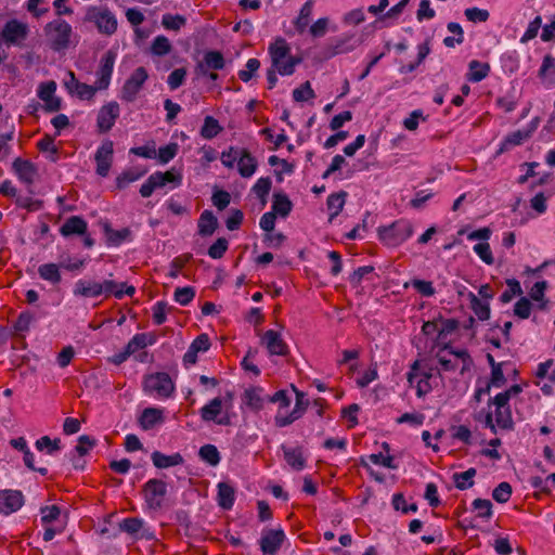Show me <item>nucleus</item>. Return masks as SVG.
Instances as JSON below:
<instances>
[{"mask_svg": "<svg viewBox=\"0 0 555 555\" xmlns=\"http://www.w3.org/2000/svg\"><path fill=\"white\" fill-rule=\"evenodd\" d=\"M438 366L434 367L441 379L448 374L465 377L469 374L473 360L466 350H453L452 348H439L435 353Z\"/></svg>", "mask_w": 555, "mask_h": 555, "instance_id": "1", "label": "nucleus"}, {"mask_svg": "<svg viewBox=\"0 0 555 555\" xmlns=\"http://www.w3.org/2000/svg\"><path fill=\"white\" fill-rule=\"evenodd\" d=\"M271 66L278 69L282 76L294 74L300 59L292 55L291 46L283 37H276L268 47Z\"/></svg>", "mask_w": 555, "mask_h": 555, "instance_id": "2", "label": "nucleus"}, {"mask_svg": "<svg viewBox=\"0 0 555 555\" xmlns=\"http://www.w3.org/2000/svg\"><path fill=\"white\" fill-rule=\"evenodd\" d=\"M220 160L229 169L236 167L240 176L243 178L253 177L258 168L256 157L244 147L230 146L221 153Z\"/></svg>", "mask_w": 555, "mask_h": 555, "instance_id": "3", "label": "nucleus"}, {"mask_svg": "<svg viewBox=\"0 0 555 555\" xmlns=\"http://www.w3.org/2000/svg\"><path fill=\"white\" fill-rule=\"evenodd\" d=\"M414 234L413 223L404 218L377 229L378 240L387 247H398Z\"/></svg>", "mask_w": 555, "mask_h": 555, "instance_id": "4", "label": "nucleus"}, {"mask_svg": "<svg viewBox=\"0 0 555 555\" xmlns=\"http://www.w3.org/2000/svg\"><path fill=\"white\" fill-rule=\"evenodd\" d=\"M85 21L93 24L101 35L112 36L117 31V17L106 5L88 7Z\"/></svg>", "mask_w": 555, "mask_h": 555, "instance_id": "5", "label": "nucleus"}, {"mask_svg": "<svg viewBox=\"0 0 555 555\" xmlns=\"http://www.w3.org/2000/svg\"><path fill=\"white\" fill-rule=\"evenodd\" d=\"M435 376V369L423 363L421 360L414 361L408 372V382L411 387L416 388L417 397H423L431 390L430 379Z\"/></svg>", "mask_w": 555, "mask_h": 555, "instance_id": "6", "label": "nucleus"}, {"mask_svg": "<svg viewBox=\"0 0 555 555\" xmlns=\"http://www.w3.org/2000/svg\"><path fill=\"white\" fill-rule=\"evenodd\" d=\"M44 31L52 50L63 51L69 47L73 29L66 21L54 20L46 25Z\"/></svg>", "mask_w": 555, "mask_h": 555, "instance_id": "7", "label": "nucleus"}, {"mask_svg": "<svg viewBox=\"0 0 555 555\" xmlns=\"http://www.w3.org/2000/svg\"><path fill=\"white\" fill-rule=\"evenodd\" d=\"M167 483L160 479L147 480L142 487V494L146 507L151 511H158L164 506L167 495Z\"/></svg>", "mask_w": 555, "mask_h": 555, "instance_id": "8", "label": "nucleus"}, {"mask_svg": "<svg viewBox=\"0 0 555 555\" xmlns=\"http://www.w3.org/2000/svg\"><path fill=\"white\" fill-rule=\"evenodd\" d=\"M146 393L157 398H168L175 390V385L167 373L158 372L147 375L143 380Z\"/></svg>", "mask_w": 555, "mask_h": 555, "instance_id": "9", "label": "nucleus"}, {"mask_svg": "<svg viewBox=\"0 0 555 555\" xmlns=\"http://www.w3.org/2000/svg\"><path fill=\"white\" fill-rule=\"evenodd\" d=\"M147 78V70L143 66L135 68L130 77L125 81L121 88L120 99L129 103L133 102Z\"/></svg>", "mask_w": 555, "mask_h": 555, "instance_id": "10", "label": "nucleus"}, {"mask_svg": "<svg viewBox=\"0 0 555 555\" xmlns=\"http://www.w3.org/2000/svg\"><path fill=\"white\" fill-rule=\"evenodd\" d=\"M28 26L17 20L7 22L0 33V40L8 47L21 46L27 38Z\"/></svg>", "mask_w": 555, "mask_h": 555, "instance_id": "11", "label": "nucleus"}, {"mask_svg": "<svg viewBox=\"0 0 555 555\" xmlns=\"http://www.w3.org/2000/svg\"><path fill=\"white\" fill-rule=\"evenodd\" d=\"M460 335V323L455 319L440 318L439 334L435 337L436 348H451Z\"/></svg>", "mask_w": 555, "mask_h": 555, "instance_id": "12", "label": "nucleus"}, {"mask_svg": "<svg viewBox=\"0 0 555 555\" xmlns=\"http://www.w3.org/2000/svg\"><path fill=\"white\" fill-rule=\"evenodd\" d=\"M488 364L491 367V374L488 378V393L491 388H502L505 386L509 377V369L512 363L507 361L495 362L494 358L488 353Z\"/></svg>", "mask_w": 555, "mask_h": 555, "instance_id": "13", "label": "nucleus"}, {"mask_svg": "<svg viewBox=\"0 0 555 555\" xmlns=\"http://www.w3.org/2000/svg\"><path fill=\"white\" fill-rule=\"evenodd\" d=\"M115 61L116 53L113 50H107L102 55L99 68L95 73L96 80L94 82L99 90H106L109 87Z\"/></svg>", "mask_w": 555, "mask_h": 555, "instance_id": "14", "label": "nucleus"}, {"mask_svg": "<svg viewBox=\"0 0 555 555\" xmlns=\"http://www.w3.org/2000/svg\"><path fill=\"white\" fill-rule=\"evenodd\" d=\"M476 293L473 291L460 292L462 301L466 304L480 321L486 320V285L476 287Z\"/></svg>", "mask_w": 555, "mask_h": 555, "instance_id": "15", "label": "nucleus"}, {"mask_svg": "<svg viewBox=\"0 0 555 555\" xmlns=\"http://www.w3.org/2000/svg\"><path fill=\"white\" fill-rule=\"evenodd\" d=\"M120 115L119 104L115 101L108 102L103 105L96 117V126L100 132H108L115 125L117 118Z\"/></svg>", "mask_w": 555, "mask_h": 555, "instance_id": "16", "label": "nucleus"}, {"mask_svg": "<svg viewBox=\"0 0 555 555\" xmlns=\"http://www.w3.org/2000/svg\"><path fill=\"white\" fill-rule=\"evenodd\" d=\"M114 143L111 140L104 141L96 150L94 160L96 163V173L100 177H107L113 164Z\"/></svg>", "mask_w": 555, "mask_h": 555, "instance_id": "17", "label": "nucleus"}, {"mask_svg": "<svg viewBox=\"0 0 555 555\" xmlns=\"http://www.w3.org/2000/svg\"><path fill=\"white\" fill-rule=\"evenodd\" d=\"M286 535L283 529H269L263 531L259 546L264 555H275L281 548Z\"/></svg>", "mask_w": 555, "mask_h": 555, "instance_id": "18", "label": "nucleus"}, {"mask_svg": "<svg viewBox=\"0 0 555 555\" xmlns=\"http://www.w3.org/2000/svg\"><path fill=\"white\" fill-rule=\"evenodd\" d=\"M56 82L54 80L41 82L37 89L38 98L43 102L44 109L53 113L61 108V99L55 96Z\"/></svg>", "mask_w": 555, "mask_h": 555, "instance_id": "19", "label": "nucleus"}, {"mask_svg": "<svg viewBox=\"0 0 555 555\" xmlns=\"http://www.w3.org/2000/svg\"><path fill=\"white\" fill-rule=\"evenodd\" d=\"M201 417L204 422H214L217 425H229L230 417L222 414V399L217 397L205 404L199 411Z\"/></svg>", "mask_w": 555, "mask_h": 555, "instance_id": "20", "label": "nucleus"}, {"mask_svg": "<svg viewBox=\"0 0 555 555\" xmlns=\"http://www.w3.org/2000/svg\"><path fill=\"white\" fill-rule=\"evenodd\" d=\"M261 345L266 347L270 356H286L289 352L288 346L281 333L268 330L261 336Z\"/></svg>", "mask_w": 555, "mask_h": 555, "instance_id": "21", "label": "nucleus"}, {"mask_svg": "<svg viewBox=\"0 0 555 555\" xmlns=\"http://www.w3.org/2000/svg\"><path fill=\"white\" fill-rule=\"evenodd\" d=\"M540 119L533 118L526 129L516 130L509 133L501 144V147L496 152V155L507 151L511 146L520 145L525 140L529 139L532 133L537 130Z\"/></svg>", "mask_w": 555, "mask_h": 555, "instance_id": "22", "label": "nucleus"}, {"mask_svg": "<svg viewBox=\"0 0 555 555\" xmlns=\"http://www.w3.org/2000/svg\"><path fill=\"white\" fill-rule=\"evenodd\" d=\"M145 522L143 519L138 517H129L125 518L119 524V529L122 532L128 533L134 540L146 539L150 540L153 538V534L150 532L147 528L144 527Z\"/></svg>", "mask_w": 555, "mask_h": 555, "instance_id": "23", "label": "nucleus"}, {"mask_svg": "<svg viewBox=\"0 0 555 555\" xmlns=\"http://www.w3.org/2000/svg\"><path fill=\"white\" fill-rule=\"evenodd\" d=\"M24 504L23 493L18 490L0 491V513L10 515L18 511Z\"/></svg>", "mask_w": 555, "mask_h": 555, "instance_id": "24", "label": "nucleus"}, {"mask_svg": "<svg viewBox=\"0 0 555 555\" xmlns=\"http://www.w3.org/2000/svg\"><path fill=\"white\" fill-rule=\"evenodd\" d=\"M308 405V401L305 400V396L302 392L296 393V404L293 411L289 414L279 411L275 415V425L279 427H285L296 420H298L304 412L306 411Z\"/></svg>", "mask_w": 555, "mask_h": 555, "instance_id": "25", "label": "nucleus"}, {"mask_svg": "<svg viewBox=\"0 0 555 555\" xmlns=\"http://www.w3.org/2000/svg\"><path fill=\"white\" fill-rule=\"evenodd\" d=\"M488 427L495 434L496 427L511 430L514 427L511 406L494 409V423L491 413L488 412Z\"/></svg>", "mask_w": 555, "mask_h": 555, "instance_id": "26", "label": "nucleus"}, {"mask_svg": "<svg viewBox=\"0 0 555 555\" xmlns=\"http://www.w3.org/2000/svg\"><path fill=\"white\" fill-rule=\"evenodd\" d=\"M158 336L155 332L138 333L128 341L125 348L127 349V353L133 356L139 350L155 345Z\"/></svg>", "mask_w": 555, "mask_h": 555, "instance_id": "27", "label": "nucleus"}, {"mask_svg": "<svg viewBox=\"0 0 555 555\" xmlns=\"http://www.w3.org/2000/svg\"><path fill=\"white\" fill-rule=\"evenodd\" d=\"M102 288V295L106 297L113 295L117 299L124 298V296H132L135 293V287L132 285H127L126 283H117L112 280H105L103 283H100Z\"/></svg>", "mask_w": 555, "mask_h": 555, "instance_id": "28", "label": "nucleus"}, {"mask_svg": "<svg viewBox=\"0 0 555 555\" xmlns=\"http://www.w3.org/2000/svg\"><path fill=\"white\" fill-rule=\"evenodd\" d=\"M13 168L20 180L24 183L31 184L35 181L37 169L31 162L16 158L13 163Z\"/></svg>", "mask_w": 555, "mask_h": 555, "instance_id": "29", "label": "nucleus"}, {"mask_svg": "<svg viewBox=\"0 0 555 555\" xmlns=\"http://www.w3.org/2000/svg\"><path fill=\"white\" fill-rule=\"evenodd\" d=\"M88 224L79 216L69 217L60 228V233L63 236L83 235L87 232Z\"/></svg>", "mask_w": 555, "mask_h": 555, "instance_id": "30", "label": "nucleus"}, {"mask_svg": "<svg viewBox=\"0 0 555 555\" xmlns=\"http://www.w3.org/2000/svg\"><path fill=\"white\" fill-rule=\"evenodd\" d=\"M151 459L154 466L160 469L178 466L183 464L184 462V459L180 453H172L170 455H166L159 451H154L151 455Z\"/></svg>", "mask_w": 555, "mask_h": 555, "instance_id": "31", "label": "nucleus"}, {"mask_svg": "<svg viewBox=\"0 0 555 555\" xmlns=\"http://www.w3.org/2000/svg\"><path fill=\"white\" fill-rule=\"evenodd\" d=\"M522 391V387L518 384L509 386L502 392L496 393L493 398L488 401V408L493 405L494 408L511 406L509 400L512 397L519 395Z\"/></svg>", "mask_w": 555, "mask_h": 555, "instance_id": "32", "label": "nucleus"}, {"mask_svg": "<svg viewBox=\"0 0 555 555\" xmlns=\"http://www.w3.org/2000/svg\"><path fill=\"white\" fill-rule=\"evenodd\" d=\"M164 422V411L157 408H146L140 416V425L144 430L155 427Z\"/></svg>", "mask_w": 555, "mask_h": 555, "instance_id": "33", "label": "nucleus"}, {"mask_svg": "<svg viewBox=\"0 0 555 555\" xmlns=\"http://www.w3.org/2000/svg\"><path fill=\"white\" fill-rule=\"evenodd\" d=\"M74 294L76 296L93 298L102 295V288L98 282L78 280L75 283Z\"/></svg>", "mask_w": 555, "mask_h": 555, "instance_id": "34", "label": "nucleus"}, {"mask_svg": "<svg viewBox=\"0 0 555 555\" xmlns=\"http://www.w3.org/2000/svg\"><path fill=\"white\" fill-rule=\"evenodd\" d=\"M218 227V220L212 211L204 210L198 219L197 228L198 234L202 236H209L214 234Z\"/></svg>", "mask_w": 555, "mask_h": 555, "instance_id": "35", "label": "nucleus"}, {"mask_svg": "<svg viewBox=\"0 0 555 555\" xmlns=\"http://www.w3.org/2000/svg\"><path fill=\"white\" fill-rule=\"evenodd\" d=\"M293 209V203L288 196L282 192L273 194L272 211L283 218L287 217Z\"/></svg>", "mask_w": 555, "mask_h": 555, "instance_id": "36", "label": "nucleus"}, {"mask_svg": "<svg viewBox=\"0 0 555 555\" xmlns=\"http://www.w3.org/2000/svg\"><path fill=\"white\" fill-rule=\"evenodd\" d=\"M235 501V490L228 482L218 485V503L223 509H231Z\"/></svg>", "mask_w": 555, "mask_h": 555, "instance_id": "37", "label": "nucleus"}, {"mask_svg": "<svg viewBox=\"0 0 555 555\" xmlns=\"http://www.w3.org/2000/svg\"><path fill=\"white\" fill-rule=\"evenodd\" d=\"M286 463L295 470H301L306 466V460L300 448L283 447Z\"/></svg>", "mask_w": 555, "mask_h": 555, "instance_id": "38", "label": "nucleus"}, {"mask_svg": "<svg viewBox=\"0 0 555 555\" xmlns=\"http://www.w3.org/2000/svg\"><path fill=\"white\" fill-rule=\"evenodd\" d=\"M313 10V0H308L301 7L297 18L294 21V26L299 34H302L310 23V17Z\"/></svg>", "mask_w": 555, "mask_h": 555, "instance_id": "39", "label": "nucleus"}, {"mask_svg": "<svg viewBox=\"0 0 555 555\" xmlns=\"http://www.w3.org/2000/svg\"><path fill=\"white\" fill-rule=\"evenodd\" d=\"M222 130V126L215 117L206 116L199 133L202 138L206 140H211L216 138L219 133H221Z\"/></svg>", "mask_w": 555, "mask_h": 555, "instance_id": "40", "label": "nucleus"}, {"mask_svg": "<svg viewBox=\"0 0 555 555\" xmlns=\"http://www.w3.org/2000/svg\"><path fill=\"white\" fill-rule=\"evenodd\" d=\"M38 274L42 280L48 281L51 284H59L62 280L60 266L56 263H44L39 266Z\"/></svg>", "mask_w": 555, "mask_h": 555, "instance_id": "41", "label": "nucleus"}, {"mask_svg": "<svg viewBox=\"0 0 555 555\" xmlns=\"http://www.w3.org/2000/svg\"><path fill=\"white\" fill-rule=\"evenodd\" d=\"M145 175V170H141L139 168H130L125 170L116 178V186L119 190L127 188L130 183L138 181L141 177Z\"/></svg>", "mask_w": 555, "mask_h": 555, "instance_id": "42", "label": "nucleus"}, {"mask_svg": "<svg viewBox=\"0 0 555 555\" xmlns=\"http://www.w3.org/2000/svg\"><path fill=\"white\" fill-rule=\"evenodd\" d=\"M37 147L40 152L47 153V158L51 162H56L59 159V149L54 143V138L49 134H46L42 139H40L37 143Z\"/></svg>", "mask_w": 555, "mask_h": 555, "instance_id": "43", "label": "nucleus"}, {"mask_svg": "<svg viewBox=\"0 0 555 555\" xmlns=\"http://www.w3.org/2000/svg\"><path fill=\"white\" fill-rule=\"evenodd\" d=\"M271 188L272 181L269 177L259 178L251 188V192L260 199L262 206L267 204V197Z\"/></svg>", "mask_w": 555, "mask_h": 555, "instance_id": "44", "label": "nucleus"}, {"mask_svg": "<svg viewBox=\"0 0 555 555\" xmlns=\"http://www.w3.org/2000/svg\"><path fill=\"white\" fill-rule=\"evenodd\" d=\"M346 193H334L327 197L326 205L330 211V221L339 215L345 205Z\"/></svg>", "mask_w": 555, "mask_h": 555, "instance_id": "45", "label": "nucleus"}, {"mask_svg": "<svg viewBox=\"0 0 555 555\" xmlns=\"http://www.w3.org/2000/svg\"><path fill=\"white\" fill-rule=\"evenodd\" d=\"M159 188L165 186L168 183H172L173 186H179L182 182V176L173 169L165 172L156 171L153 173Z\"/></svg>", "mask_w": 555, "mask_h": 555, "instance_id": "46", "label": "nucleus"}, {"mask_svg": "<svg viewBox=\"0 0 555 555\" xmlns=\"http://www.w3.org/2000/svg\"><path fill=\"white\" fill-rule=\"evenodd\" d=\"M198 456L210 466H217L221 460L220 453L214 444H205L201 447Z\"/></svg>", "mask_w": 555, "mask_h": 555, "instance_id": "47", "label": "nucleus"}, {"mask_svg": "<svg viewBox=\"0 0 555 555\" xmlns=\"http://www.w3.org/2000/svg\"><path fill=\"white\" fill-rule=\"evenodd\" d=\"M469 241L481 240V242L474 245V251L480 257L482 261L486 262V228L474 231L467 235Z\"/></svg>", "mask_w": 555, "mask_h": 555, "instance_id": "48", "label": "nucleus"}, {"mask_svg": "<svg viewBox=\"0 0 555 555\" xmlns=\"http://www.w3.org/2000/svg\"><path fill=\"white\" fill-rule=\"evenodd\" d=\"M36 448L52 455L61 450V439H51L49 436H43L36 441Z\"/></svg>", "mask_w": 555, "mask_h": 555, "instance_id": "49", "label": "nucleus"}, {"mask_svg": "<svg viewBox=\"0 0 555 555\" xmlns=\"http://www.w3.org/2000/svg\"><path fill=\"white\" fill-rule=\"evenodd\" d=\"M475 475H476L475 468H469L462 473H455L453 475V480L455 482L456 488H459L461 490L470 488L474 485Z\"/></svg>", "mask_w": 555, "mask_h": 555, "instance_id": "50", "label": "nucleus"}, {"mask_svg": "<svg viewBox=\"0 0 555 555\" xmlns=\"http://www.w3.org/2000/svg\"><path fill=\"white\" fill-rule=\"evenodd\" d=\"M244 402L253 411H259L263 406V400L256 388L247 389L244 392Z\"/></svg>", "mask_w": 555, "mask_h": 555, "instance_id": "51", "label": "nucleus"}, {"mask_svg": "<svg viewBox=\"0 0 555 555\" xmlns=\"http://www.w3.org/2000/svg\"><path fill=\"white\" fill-rule=\"evenodd\" d=\"M205 65L214 70H219L224 67V57L219 51H208L204 55Z\"/></svg>", "mask_w": 555, "mask_h": 555, "instance_id": "52", "label": "nucleus"}, {"mask_svg": "<svg viewBox=\"0 0 555 555\" xmlns=\"http://www.w3.org/2000/svg\"><path fill=\"white\" fill-rule=\"evenodd\" d=\"M185 17L179 14H164L162 18L163 26L168 30L178 31L185 25Z\"/></svg>", "mask_w": 555, "mask_h": 555, "instance_id": "53", "label": "nucleus"}, {"mask_svg": "<svg viewBox=\"0 0 555 555\" xmlns=\"http://www.w3.org/2000/svg\"><path fill=\"white\" fill-rule=\"evenodd\" d=\"M151 51L153 54L162 56L171 51V43L165 36H157L152 43Z\"/></svg>", "mask_w": 555, "mask_h": 555, "instance_id": "54", "label": "nucleus"}, {"mask_svg": "<svg viewBox=\"0 0 555 555\" xmlns=\"http://www.w3.org/2000/svg\"><path fill=\"white\" fill-rule=\"evenodd\" d=\"M466 77L470 82H478L482 80L486 77V65H482L478 61H472L469 63V69Z\"/></svg>", "mask_w": 555, "mask_h": 555, "instance_id": "55", "label": "nucleus"}, {"mask_svg": "<svg viewBox=\"0 0 555 555\" xmlns=\"http://www.w3.org/2000/svg\"><path fill=\"white\" fill-rule=\"evenodd\" d=\"M107 236L111 244L118 246L125 241H131L132 232L128 228L120 230H107Z\"/></svg>", "mask_w": 555, "mask_h": 555, "instance_id": "56", "label": "nucleus"}, {"mask_svg": "<svg viewBox=\"0 0 555 555\" xmlns=\"http://www.w3.org/2000/svg\"><path fill=\"white\" fill-rule=\"evenodd\" d=\"M153 322L156 325H162L167 320V312L171 310L166 301H157L153 306Z\"/></svg>", "mask_w": 555, "mask_h": 555, "instance_id": "57", "label": "nucleus"}, {"mask_svg": "<svg viewBox=\"0 0 555 555\" xmlns=\"http://www.w3.org/2000/svg\"><path fill=\"white\" fill-rule=\"evenodd\" d=\"M418 53H417V60L415 62L409 63L404 65L401 69L402 73H412L414 72L421 63L426 59V56L429 54L430 49L428 47V43H422L417 47Z\"/></svg>", "mask_w": 555, "mask_h": 555, "instance_id": "58", "label": "nucleus"}, {"mask_svg": "<svg viewBox=\"0 0 555 555\" xmlns=\"http://www.w3.org/2000/svg\"><path fill=\"white\" fill-rule=\"evenodd\" d=\"M512 495V486L503 481L492 491V498L498 503H506Z\"/></svg>", "mask_w": 555, "mask_h": 555, "instance_id": "59", "label": "nucleus"}, {"mask_svg": "<svg viewBox=\"0 0 555 555\" xmlns=\"http://www.w3.org/2000/svg\"><path fill=\"white\" fill-rule=\"evenodd\" d=\"M195 296V291L191 286L178 287L175 291L173 298L181 306L189 305Z\"/></svg>", "mask_w": 555, "mask_h": 555, "instance_id": "60", "label": "nucleus"}, {"mask_svg": "<svg viewBox=\"0 0 555 555\" xmlns=\"http://www.w3.org/2000/svg\"><path fill=\"white\" fill-rule=\"evenodd\" d=\"M314 96H315V93H314L313 89L311 88V85L309 81H306L299 88H296L293 91V99L296 102H306L310 99H313Z\"/></svg>", "mask_w": 555, "mask_h": 555, "instance_id": "61", "label": "nucleus"}, {"mask_svg": "<svg viewBox=\"0 0 555 555\" xmlns=\"http://www.w3.org/2000/svg\"><path fill=\"white\" fill-rule=\"evenodd\" d=\"M229 248V242L224 237H219L209 248L208 256L212 259H220L223 257Z\"/></svg>", "mask_w": 555, "mask_h": 555, "instance_id": "62", "label": "nucleus"}, {"mask_svg": "<svg viewBox=\"0 0 555 555\" xmlns=\"http://www.w3.org/2000/svg\"><path fill=\"white\" fill-rule=\"evenodd\" d=\"M47 0H27V11L34 16L39 18L40 16L44 15L49 8Z\"/></svg>", "mask_w": 555, "mask_h": 555, "instance_id": "63", "label": "nucleus"}, {"mask_svg": "<svg viewBox=\"0 0 555 555\" xmlns=\"http://www.w3.org/2000/svg\"><path fill=\"white\" fill-rule=\"evenodd\" d=\"M179 150V146L177 143H169L166 146H163L158 150V153L156 152V155L158 157L159 163L167 164L171 159L175 158Z\"/></svg>", "mask_w": 555, "mask_h": 555, "instance_id": "64", "label": "nucleus"}]
</instances>
